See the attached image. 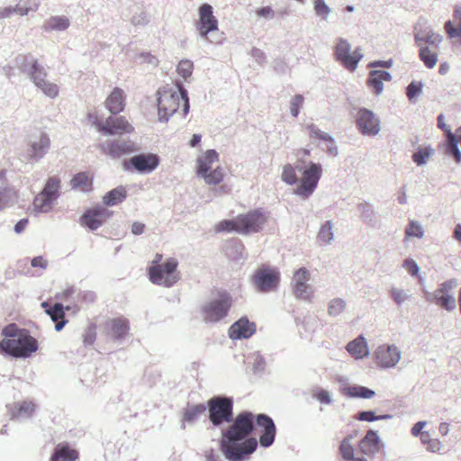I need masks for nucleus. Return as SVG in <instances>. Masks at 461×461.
<instances>
[{
  "instance_id": "obj_42",
  "label": "nucleus",
  "mask_w": 461,
  "mask_h": 461,
  "mask_svg": "<svg viewBox=\"0 0 461 461\" xmlns=\"http://www.w3.org/2000/svg\"><path fill=\"white\" fill-rule=\"evenodd\" d=\"M70 23L66 16H52L49 18L44 23L46 31H63L68 28Z\"/></svg>"
},
{
  "instance_id": "obj_1",
  "label": "nucleus",
  "mask_w": 461,
  "mask_h": 461,
  "mask_svg": "<svg viewBox=\"0 0 461 461\" xmlns=\"http://www.w3.org/2000/svg\"><path fill=\"white\" fill-rule=\"evenodd\" d=\"M232 424L222 433L221 450L230 461L248 458L258 447L255 438H248L254 429L255 416L249 411L239 413Z\"/></svg>"
},
{
  "instance_id": "obj_47",
  "label": "nucleus",
  "mask_w": 461,
  "mask_h": 461,
  "mask_svg": "<svg viewBox=\"0 0 461 461\" xmlns=\"http://www.w3.org/2000/svg\"><path fill=\"white\" fill-rule=\"evenodd\" d=\"M37 8V5L32 0H20L14 7V13L20 15H26L30 11Z\"/></svg>"
},
{
  "instance_id": "obj_28",
  "label": "nucleus",
  "mask_w": 461,
  "mask_h": 461,
  "mask_svg": "<svg viewBox=\"0 0 461 461\" xmlns=\"http://www.w3.org/2000/svg\"><path fill=\"white\" fill-rule=\"evenodd\" d=\"M105 107L113 114H118L124 110L125 95L123 91L115 87L104 101Z\"/></svg>"
},
{
  "instance_id": "obj_8",
  "label": "nucleus",
  "mask_w": 461,
  "mask_h": 461,
  "mask_svg": "<svg viewBox=\"0 0 461 461\" xmlns=\"http://www.w3.org/2000/svg\"><path fill=\"white\" fill-rule=\"evenodd\" d=\"M209 420L214 426H220L224 422L233 420V401L228 397L215 396L208 402Z\"/></svg>"
},
{
  "instance_id": "obj_21",
  "label": "nucleus",
  "mask_w": 461,
  "mask_h": 461,
  "mask_svg": "<svg viewBox=\"0 0 461 461\" xmlns=\"http://www.w3.org/2000/svg\"><path fill=\"white\" fill-rule=\"evenodd\" d=\"M357 125L363 134L375 135L379 131V122L374 113L367 109H360L357 113Z\"/></svg>"
},
{
  "instance_id": "obj_52",
  "label": "nucleus",
  "mask_w": 461,
  "mask_h": 461,
  "mask_svg": "<svg viewBox=\"0 0 461 461\" xmlns=\"http://www.w3.org/2000/svg\"><path fill=\"white\" fill-rule=\"evenodd\" d=\"M307 131L311 138L330 141L333 145V139L329 134L321 131L313 124L307 126Z\"/></svg>"
},
{
  "instance_id": "obj_44",
  "label": "nucleus",
  "mask_w": 461,
  "mask_h": 461,
  "mask_svg": "<svg viewBox=\"0 0 461 461\" xmlns=\"http://www.w3.org/2000/svg\"><path fill=\"white\" fill-rule=\"evenodd\" d=\"M347 307V303L341 298H334L330 300L328 305V313L330 316L336 317L341 314Z\"/></svg>"
},
{
  "instance_id": "obj_37",
  "label": "nucleus",
  "mask_w": 461,
  "mask_h": 461,
  "mask_svg": "<svg viewBox=\"0 0 461 461\" xmlns=\"http://www.w3.org/2000/svg\"><path fill=\"white\" fill-rule=\"evenodd\" d=\"M127 196L126 189L123 186H118L108 192L103 199L104 204L113 206L122 203Z\"/></svg>"
},
{
  "instance_id": "obj_24",
  "label": "nucleus",
  "mask_w": 461,
  "mask_h": 461,
  "mask_svg": "<svg viewBox=\"0 0 461 461\" xmlns=\"http://www.w3.org/2000/svg\"><path fill=\"white\" fill-rule=\"evenodd\" d=\"M256 332V324L247 317H241L229 329V337L231 339H249Z\"/></svg>"
},
{
  "instance_id": "obj_46",
  "label": "nucleus",
  "mask_w": 461,
  "mask_h": 461,
  "mask_svg": "<svg viewBox=\"0 0 461 461\" xmlns=\"http://www.w3.org/2000/svg\"><path fill=\"white\" fill-rule=\"evenodd\" d=\"M423 234L422 227L417 221H410L405 229V240L412 237L420 239L423 237Z\"/></svg>"
},
{
  "instance_id": "obj_36",
  "label": "nucleus",
  "mask_w": 461,
  "mask_h": 461,
  "mask_svg": "<svg viewBox=\"0 0 461 461\" xmlns=\"http://www.w3.org/2000/svg\"><path fill=\"white\" fill-rule=\"evenodd\" d=\"M18 198L17 191L8 183L0 187V211L9 207Z\"/></svg>"
},
{
  "instance_id": "obj_9",
  "label": "nucleus",
  "mask_w": 461,
  "mask_h": 461,
  "mask_svg": "<svg viewBox=\"0 0 461 461\" xmlns=\"http://www.w3.org/2000/svg\"><path fill=\"white\" fill-rule=\"evenodd\" d=\"M456 286V281L455 279L447 280L440 284L433 293L428 294L427 300L442 309L451 312L456 306V301L453 294Z\"/></svg>"
},
{
  "instance_id": "obj_53",
  "label": "nucleus",
  "mask_w": 461,
  "mask_h": 461,
  "mask_svg": "<svg viewBox=\"0 0 461 461\" xmlns=\"http://www.w3.org/2000/svg\"><path fill=\"white\" fill-rule=\"evenodd\" d=\"M304 98L302 95H295L290 102V112L294 117H297L300 108L303 107Z\"/></svg>"
},
{
  "instance_id": "obj_49",
  "label": "nucleus",
  "mask_w": 461,
  "mask_h": 461,
  "mask_svg": "<svg viewBox=\"0 0 461 461\" xmlns=\"http://www.w3.org/2000/svg\"><path fill=\"white\" fill-rule=\"evenodd\" d=\"M349 394L353 397L368 399L375 395V392L364 386H353L349 388Z\"/></svg>"
},
{
  "instance_id": "obj_55",
  "label": "nucleus",
  "mask_w": 461,
  "mask_h": 461,
  "mask_svg": "<svg viewBox=\"0 0 461 461\" xmlns=\"http://www.w3.org/2000/svg\"><path fill=\"white\" fill-rule=\"evenodd\" d=\"M422 83L418 81H412L406 89V95L410 100L419 95L422 90Z\"/></svg>"
},
{
  "instance_id": "obj_35",
  "label": "nucleus",
  "mask_w": 461,
  "mask_h": 461,
  "mask_svg": "<svg viewBox=\"0 0 461 461\" xmlns=\"http://www.w3.org/2000/svg\"><path fill=\"white\" fill-rule=\"evenodd\" d=\"M35 411V404L30 401H23L21 402H14L10 406V413L13 418H19L22 416L30 417Z\"/></svg>"
},
{
  "instance_id": "obj_10",
  "label": "nucleus",
  "mask_w": 461,
  "mask_h": 461,
  "mask_svg": "<svg viewBox=\"0 0 461 461\" xmlns=\"http://www.w3.org/2000/svg\"><path fill=\"white\" fill-rule=\"evenodd\" d=\"M334 57L345 68L355 71L363 58V53L359 47L351 51V46L348 41L340 38L334 48Z\"/></svg>"
},
{
  "instance_id": "obj_18",
  "label": "nucleus",
  "mask_w": 461,
  "mask_h": 461,
  "mask_svg": "<svg viewBox=\"0 0 461 461\" xmlns=\"http://www.w3.org/2000/svg\"><path fill=\"white\" fill-rule=\"evenodd\" d=\"M196 28L200 35L207 39L208 33L218 30V21L213 15L212 7L209 4H203L199 7V19Z\"/></svg>"
},
{
  "instance_id": "obj_13",
  "label": "nucleus",
  "mask_w": 461,
  "mask_h": 461,
  "mask_svg": "<svg viewBox=\"0 0 461 461\" xmlns=\"http://www.w3.org/2000/svg\"><path fill=\"white\" fill-rule=\"evenodd\" d=\"M253 282L258 291L267 293L278 286L280 274L276 269L264 265L255 272Z\"/></svg>"
},
{
  "instance_id": "obj_41",
  "label": "nucleus",
  "mask_w": 461,
  "mask_h": 461,
  "mask_svg": "<svg viewBox=\"0 0 461 461\" xmlns=\"http://www.w3.org/2000/svg\"><path fill=\"white\" fill-rule=\"evenodd\" d=\"M206 406L203 403L187 406L183 413V421L191 423L197 420L204 411Z\"/></svg>"
},
{
  "instance_id": "obj_50",
  "label": "nucleus",
  "mask_w": 461,
  "mask_h": 461,
  "mask_svg": "<svg viewBox=\"0 0 461 461\" xmlns=\"http://www.w3.org/2000/svg\"><path fill=\"white\" fill-rule=\"evenodd\" d=\"M282 180L289 185H294L297 181V176L294 167L287 164L284 167L282 172Z\"/></svg>"
},
{
  "instance_id": "obj_29",
  "label": "nucleus",
  "mask_w": 461,
  "mask_h": 461,
  "mask_svg": "<svg viewBox=\"0 0 461 461\" xmlns=\"http://www.w3.org/2000/svg\"><path fill=\"white\" fill-rule=\"evenodd\" d=\"M41 307L45 309V312L51 320L56 322L55 330L60 331L68 321L65 320L64 307L61 303H55L52 307L49 306L47 302L41 303Z\"/></svg>"
},
{
  "instance_id": "obj_38",
  "label": "nucleus",
  "mask_w": 461,
  "mask_h": 461,
  "mask_svg": "<svg viewBox=\"0 0 461 461\" xmlns=\"http://www.w3.org/2000/svg\"><path fill=\"white\" fill-rule=\"evenodd\" d=\"M50 145V138L46 133H41L38 141L32 144V154L33 158H41L49 149Z\"/></svg>"
},
{
  "instance_id": "obj_34",
  "label": "nucleus",
  "mask_w": 461,
  "mask_h": 461,
  "mask_svg": "<svg viewBox=\"0 0 461 461\" xmlns=\"http://www.w3.org/2000/svg\"><path fill=\"white\" fill-rule=\"evenodd\" d=\"M348 352L355 358H363L368 355L367 345L362 336L355 339L347 345Z\"/></svg>"
},
{
  "instance_id": "obj_54",
  "label": "nucleus",
  "mask_w": 461,
  "mask_h": 461,
  "mask_svg": "<svg viewBox=\"0 0 461 461\" xmlns=\"http://www.w3.org/2000/svg\"><path fill=\"white\" fill-rule=\"evenodd\" d=\"M313 7L316 14L323 19H326L330 12V7L325 4L323 0H314Z\"/></svg>"
},
{
  "instance_id": "obj_43",
  "label": "nucleus",
  "mask_w": 461,
  "mask_h": 461,
  "mask_svg": "<svg viewBox=\"0 0 461 461\" xmlns=\"http://www.w3.org/2000/svg\"><path fill=\"white\" fill-rule=\"evenodd\" d=\"M59 178L52 176L48 179L41 192L44 193L47 196H50V198H51L54 201L59 196Z\"/></svg>"
},
{
  "instance_id": "obj_61",
  "label": "nucleus",
  "mask_w": 461,
  "mask_h": 461,
  "mask_svg": "<svg viewBox=\"0 0 461 461\" xmlns=\"http://www.w3.org/2000/svg\"><path fill=\"white\" fill-rule=\"evenodd\" d=\"M96 339V332L95 328L91 327L89 328L84 337V343L86 345H92Z\"/></svg>"
},
{
  "instance_id": "obj_4",
  "label": "nucleus",
  "mask_w": 461,
  "mask_h": 461,
  "mask_svg": "<svg viewBox=\"0 0 461 461\" xmlns=\"http://www.w3.org/2000/svg\"><path fill=\"white\" fill-rule=\"evenodd\" d=\"M158 109L160 121L167 122L179 108L180 101L183 102L184 113L189 110L187 93L183 86L176 84V88L163 87L158 92Z\"/></svg>"
},
{
  "instance_id": "obj_32",
  "label": "nucleus",
  "mask_w": 461,
  "mask_h": 461,
  "mask_svg": "<svg viewBox=\"0 0 461 461\" xmlns=\"http://www.w3.org/2000/svg\"><path fill=\"white\" fill-rule=\"evenodd\" d=\"M392 79L390 73L384 70H373L369 73L368 86L374 88L376 95L383 91V82H388Z\"/></svg>"
},
{
  "instance_id": "obj_7",
  "label": "nucleus",
  "mask_w": 461,
  "mask_h": 461,
  "mask_svg": "<svg viewBox=\"0 0 461 461\" xmlns=\"http://www.w3.org/2000/svg\"><path fill=\"white\" fill-rule=\"evenodd\" d=\"M177 266V260L173 258L160 265H151L148 268L149 279L155 285L170 287L179 279Z\"/></svg>"
},
{
  "instance_id": "obj_3",
  "label": "nucleus",
  "mask_w": 461,
  "mask_h": 461,
  "mask_svg": "<svg viewBox=\"0 0 461 461\" xmlns=\"http://www.w3.org/2000/svg\"><path fill=\"white\" fill-rule=\"evenodd\" d=\"M413 35L419 48V59L427 68H434L438 61L439 45L443 41V36L434 32L426 21L416 23Z\"/></svg>"
},
{
  "instance_id": "obj_26",
  "label": "nucleus",
  "mask_w": 461,
  "mask_h": 461,
  "mask_svg": "<svg viewBox=\"0 0 461 461\" xmlns=\"http://www.w3.org/2000/svg\"><path fill=\"white\" fill-rule=\"evenodd\" d=\"M107 334L114 339L123 338L129 331L130 326L127 319L119 317L109 320L105 323Z\"/></svg>"
},
{
  "instance_id": "obj_51",
  "label": "nucleus",
  "mask_w": 461,
  "mask_h": 461,
  "mask_svg": "<svg viewBox=\"0 0 461 461\" xmlns=\"http://www.w3.org/2000/svg\"><path fill=\"white\" fill-rule=\"evenodd\" d=\"M432 152L433 150L429 148H420L412 155V159L417 165L420 166L426 163L427 159L431 156Z\"/></svg>"
},
{
  "instance_id": "obj_25",
  "label": "nucleus",
  "mask_w": 461,
  "mask_h": 461,
  "mask_svg": "<svg viewBox=\"0 0 461 461\" xmlns=\"http://www.w3.org/2000/svg\"><path fill=\"white\" fill-rule=\"evenodd\" d=\"M130 163L140 172H151L159 163V158L155 154H140L132 157Z\"/></svg>"
},
{
  "instance_id": "obj_45",
  "label": "nucleus",
  "mask_w": 461,
  "mask_h": 461,
  "mask_svg": "<svg viewBox=\"0 0 461 461\" xmlns=\"http://www.w3.org/2000/svg\"><path fill=\"white\" fill-rule=\"evenodd\" d=\"M353 435L347 436L340 443L339 452L345 460L353 459L354 448L350 444Z\"/></svg>"
},
{
  "instance_id": "obj_20",
  "label": "nucleus",
  "mask_w": 461,
  "mask_h": 461,
  "mask_svg": "<svg viewBox=\"0 0 461 461\" xmlns=\"http://www.w3.org/2000/svg\"><path fill=\"white\" fill-rule=\"evenodd\" d=\"M112 212L101 207L87 210L80 218V223L92 230H97L110 218Z\"/></svg>"
},
{
  "instance_id": "obj_39",
  "label": "nucleus",
  "mask_w": 461,
  "mask_h": 461,
  "mask_svg": "<svg viewBox=\"0 0 461 461\" xmlns=\"http://www.w3.org/2000/svg\"><path fill=\"white\" fill-rule=\"evenodd\" d=\"M240 216L238 215L234 219L219 221L214 230L216 232H237L240 234Z\"/></svg>"
},
{
  "instance_id": "obj_62",
  "label": "nucleus",
  "mask_w": 461,
  "mask_h": 461,
  "mask_svg": "<svg viewBox=\"0 0 461 461\" xmlns=\"http://www.w3.org/2000/svg\"><path fill=\"white\" fill-rule=\"evenodd\" d=\"M403 266L406 267L408 272L412 276H417L419 273V267L412 259H406Z\"/></svg>"
},
{
  "instance_id": "obj_31",
  "label": "nucleus",
  "mask_w": 461,
  "mask_h": 461,
  "mask_svg": "<svg viewBox=\"0 0 461 461\" xmlns=\"http://www.w3.org/2000/svg\"><path fill=\"white\" fill-rule=\"evenodd\" d=\"M78 458L77 450L67 444H58L50 461H75Z\"/></svg>"
},
{
  "instance_id": "obj_2",
  "label": "nucleus",
  "mask_w": 461,
  "mask_h": 461,
  "mask_svg": "<svg viewBox=\"0 0 461 461\" xmlns=\"http://www.w3.org/2000/svg\"><path fill=\"white\" fill-rule=\"evenodd\" d=\"M0 352L16 358L31 357L39 349L38 340L26 329L10 323L1 330Z\"/></svg>"
},
{
  "instance_id": "obj_56",
  "label": "nucleus",
  "mask_w": 461,
  "mask_h": 461,
  "mask_svg": "<svg viewBox=\"0 0 461 461\" xmlns=\"http://www.w3.org/2000/svg\"><path fill=\"white\" fill-rule=\"evenodd\" d=\"M318 238L323 242H328L332 240L333 233L331 231L330 222L328 221L321 228L318 233Z\"/></svg>"
},
{
  "instance_id": "obj_59",
  "label": "nucleus",
  "mask_w": 461,
  "mask_h": 461,
  "mask_svg": "<svg viewBox=\"0 0 461 461\" xmlns=\"http://www.w3.org/2000/svg\"><path fill=\"white\" fill-rule=\"evenodd\" d=\"M313 397L322 403H330V397L328 391L323 389H318L313 392Z\"/></svg>"
},
{
  "instance_id": "obj_58",
  "label": "nucleus",
  "mask_w": 461,
  "mask_h": 461,
  "mask_svg": "<svg viewBox=\"0 0 461 461\" xmlns=\"http://www.w3.org/2000/svg\"><path fill=\"white\" fill-rule=\"evenodd\" d=\"M390 295L397 304L402 303L408 298L407 294L402 290L397 288L391 289Z\"/></svg>"
},
{
  "instance_id": "obj_6",
  "label": "nucleus",
  "mask_w": 461,
  "mask_h": 461,
  "mask_svg": "<svg viewBox=\"0 0 461 461\" xmlns=\"http://www.w3.org/2000/svg\"><path fill=\"white\" fill-rule=\"evenodd\" d=\"M219 162V154L214 149H208L197 158V175L208 185H218L224 177L221 166L213 165Z\"/></svg>"
},
{
  "instance_id": "obj_15",
  "label": "nucleus",
  "mask_w": 461,
  "mask_h": 461,
  "mask_svg": "<svg viewBox=\"0 0 461 461\" xmlns=\"http://www.w3.org/2000/svg\"><path fill=\"white\" fill-rule=\"evenodd\" d=\"M133 131L134 127L124 116H109L99 127V132L104 135L121 136Z\"/></svg>"
},
{
  "instance_id": "obj_64",
  "label": "nucleus",
  "mask_w": 461,
  "mask_h": 461,
  "mask_svg": "<svg viewBox=\"0 0 461 461\" xmlns=\"http://www.w3.org/2000/svg\"><path fill=\"white\" fill-rule=\"evenodd\" d=\"M31 265L33 267H41L44 269L47 267L48 262L42 257L39 256L32 259Z\"/></svg>"
},
{
  "instance_id": "obj_23",
  "label": "nucleus",
  "mask_w": 461,
  "mask_h": 461,
  "mask_svg": "<svg viewBox=\"0 0 461 461\" xmlns=\"http://www.w3.org/2000/svg\"><path fill=\"white\" fill-rule=\"evenodd\" d=\"M401 355L394 346L382 345L375 351V359L383 367L394 366L400 360Z\"/></svg>"
},
{
  "instance_id": "obj_57",
  "label": "nucleus",
  "mask_w": 461,
  "mask_h": 461,
  "mask_svg": "<svg viewBox=\"0 0 461 461\" xmlns=\"http://www.w3.org/2000/svg\"><path fill=\"white\" fill-rule=\"evenodd\" d=\"M389 417V415L375 416V413L371 411H362L358 414V420L365 421H374L380 419H387Z\"/></svg>"
},
{
  "instance_id": "obj_27",
  "label": "nucleus",
  "mask_w": 461,
  "mask_h": 461,
  "mask_svg": "<svg viewBox=\"0 0 461 461\" xmlns=\"http://www.w3.org/2000/svg\"><path fill=\"white\" fill-rule=\"evenodd\" d=\"M359 451L366 456H374L380 449V439L374 430H368L358 444Z\"/></svg>"
},
{
  "instance_id": "obj_60",
  "label": "nucleus",
  "mask_w": 461,
  "mask_h": 461,
  "mask_svg": "<svg viewBox=\"0 0 461 461\" xmlns=\"http://www.w3.org/2000/svg\"><path fill=\"white\" fill-rule=\"evenodd\" d=\"M256 14L258 17L273 18L275 15L274 10L270 6H264L257 9Z\"/></svg>"
},
{
  "instance_id": "obj_17",
  "label": "nucleus",
  "mask_w": 461,
  "mask_h": 461,
  "mask_svg": "<svg viewBox=\"0 0 461 461\" xmlns=\"http://www.w3.org/2000/svg\"><path fill=\"white\" fill-rule=\"evenodd\" d=\"M311 274L305 267H301L294 273L293 276V293L296 298L305 301H311L312 290L307 284Z\"/></svg>"
},
{
  "instance_id": "obj_33",
  "label": "nucleus",
  "mask_w": 461,
  "mask_h": 461,
  "mask_svg": "<svg viewBox=\"0 0 461 461\" xmlns=\"http://www.w3.org/2000/svg\"><path fill=\"white\" fill-rule=\"evenodd\" d=\"M70 185L73 189H79L82 192H90L93 186V176L87 172H80L74 176Z\"/></svg>"
},
{
  "instance_id": "obj_19",
  "label": "nucleus",
  "mask_w": 461,
  "mask_h": 461,
  "mask_svg": "<svg viewBox=\"0 0 461 461\" xmlns=\"http://www.w3.org/2000/svg\"><path fill=\"white\" fill-rule=\"evenodd\" d=\"M257 426L262 429L259 443L264 447H270L276 438V426L273 420L266 414H258L255 418Z\"/></svg>"
},
{
  "instance_id": "obj_48",
  "label": "nucleus",
  "mask_w": 461,
  "mask_h": 461,
  "mask_svg": "<svg viewBox=\"0 0 461 461\" xmlns=\"http://www.w3.org/2000/svg\"><path fill=\"white\" fill-rule=\"evenodd\" d=\"M194 69V64L189 59H182L176 68L177 74L186 79L191 77Z\"/></svg>"
},
{
  "instance_id": "obj_22",
  "label": "nucleus",
  "mask_w": 461,
  "mask_h": 461,
  "mask_svg": "<svg viewBox=\"0 0 461 461\" xmlns=\"http://www.w3.org/2000/svg\"><path fill=\"white\" fill-rule=\"evenodd\" d=\"M438 127L441 129L447 140L446 153L449 156H453L456 163L461 162V152L458 149V140L456 136L451 131V130L445 123V117L443 114L438 116Z\"/></svg>"
},
{
  "instance_id": "obj_5",
  "label": "nucleus",
  "mask_w": 461,
  "mask_h": 461,
  "mask_svg": "<svg viewBox=\"0 0 461 461\" xmlns=\"http://www.w3.org/2000/svg\"><path fill=\"white\" fill-rule=\"evenodd\" d=\"M232 305V298L225 291H218L216 296L205 303L201 308L203 320L215 323L224 319Z\"/></svg>"
},
{
  "instance_id": "obj_30",
  "label": "nucleus",
  "mask_w": 461,
  "mask_h": 461,
  "mask_svg": "<svg viewBox=\"0 0 461 461\" xmlns=\"http://www.w3.org/2000/svg\"><path fill=\"white\" fill-rule=\"evenodd\" d=\"M444 29L448 38L459 39L461 43V5H457L454 9L453 21H447Z\"/></svg>"
},
{
  "instance_id": "obj_14",
  "label": "nucleus",
  "mask_w": 461,
  "mask_h": 461,
  "mask_svg": "<svg viewBox=\"0 0 461 461\" xmlns=\"http://www.w3.org/2000/svg\"><path fill=\"white\" fill-rule=\"evenodd\" d=\"M98 148L104 155L112 158H119L137 149L134 142L120 139L108 140L100 143Z\"/></svg>"
},
{
  "instance_id": "obj_63",
  "label": "nucleus",
  "mask_w": 461,
  "mask_h": 461,
  "mask_svg": "<svg viewBox=\"0 0 461 461\" xmlns=\"http://www.w3.org/2000/svg\"><path fill=\"white\" fill-rule=\"evenodd\" d=\"M441 447H442V445H441V442L439 441V439L433 438L427 445V450L433 452V453H438L440 451Z\"/></svg>"
},
{
  "instance_id": "obj_16",
  "label": "nucleus",
  "mask_w": 461,
  "mask_h": 461,
  "mask_svg": "<svg viewBox=\"0 0 461 461\" xmlns=\"http://www.w3.org/2000/svg\"><path fill=\"white\" fill-rule=\"evenodd\" d=\"M29 73L34 84L41 88L47 96L50 98L58 96L59 92V86L46 80L47 73L44 68L38 64L37 60L32 62Z\"/></svg>"
},
{
  "instance_id": "obj_40",
  "label": "nucleus",
  "mask_w": 461,
  "mask_h": 461,
  "mask_svg": "<svg viewBox=\"0 0 461 461\" xmlns=\"http://www.w3.org/2000/svg\"><path fill=\"white\" fill-rule=\"evenodd\" d=\"M53 200L44 193L38 194L33 200L32 206L36 212H48L52 209Z\"/></svg>"
},
{
  "instance_id": "obj_11",
  "label": "nucleus",
  "mask_w": 461,
  "mask_h": 461,
  "mask_svg": "<svg viewBox=\"0 0 461 461\" xmlns=\"http://www.w3.org/2000/svg\"><path fill=\"white\" fill-rule=\"evenodd\" d=\"M322 174V167L320 164L310 163L302 172V177L296 194L303 196H310L317 187L318 182Z\"/></svg>"
},
{
  "instance_id": "obj_12",
  "label": "nucleus",
  "mask_w": 461,
  "mask_h": 461,
  "mask_svg": "<svg viewBox=\"0 0 461 461\" xmlns=\"http://www.w3.org/2000/svg\"><path fill=\"white\" fill-rule=\"evenodd\" d=\"M239 216L241 227L240 234L243 235L259 232L268 220V216L261 209L251 210L247 213L239 214Z\"/></svg>"
}]
</instances>
